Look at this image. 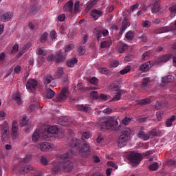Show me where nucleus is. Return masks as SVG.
Segmentation results:
<instances>
[{"mask_svg": "<svg viewBox=\"0 0 176 176\" xmlns=\"http://www.w3.org/2000/svg\"><path fill=\"white\" fill-rule=\"evenodd\" d=\"M128 47L129 45H127V44L120 42L118 43V50L120 53H123L124 51L127 50Z\"/></svg>", "mask_w": 176, "mask_h": 176, "instance_id": "obj_24", "label": "nucleus"}, {"mask_svg": "<svg viewBox=\"0 0 176 176\" xmlns=\"http://www.w3.org/2000/svg\"><path fill=\"white\" fill-rule=\"evenodd\" d=\"M130 27V21L129 20V18L125 17L122 21V25L121 27V31L120 32V35L123 34V32L127 30V28Z\"/></svg>", "mask_w": 176, "mask_h": 176, "instance_id": "obj_16", "label": "nucleus"}, {"mask_svg": "<svg viewBox=\"0 0 176 176\" xmlns=\"http://www.w3.org/2000/svg\"><path fill=\"white\" fill-rule=\"evenodd\" d=\"M38 54L39 58L45 59L46 57V54H47L45 47L38 48Z\"/></svg>", "mask_w": 176, "mask_h": 176, "instance_id": "obj_27", "label": "nucleus"}, {"mask_svg": "<svg viewBox=\"0 0 176 176\" xmlns=\"http://www.w3.org/2000/svg\"><path fill=\"white\" fill-rule=\"evenodd\" d=\"M80 144V140H78L76 138H73L72 142L70 143V146L74 149H76L81 156H86L87 153H90V145L87 144V143H84L81 146V149H79Z\"/></svg>", "mask_w": 176, "mask_h": 176, "instance_id": "obj_4", "label": "nucleus"}, {"mask_svg": "<svg viewBox=\"0 0 176 176\" xmlns=\"http://www.w3.org/2000/svg\"><path fill=\"white\" fill-rule=\"evenodd\" d=\"M0 131H1V140L2 141H6V134L9 131V124L4 123L1 126Z\"/></svg>", "mask_w": 176, "mask_h": 176, "instance_id": "obj_12", "label": "nucleus"}, {"mask_svg": "<svg viewBox=\"0 0 176 176\" xmlns=\"http://www.w3.org/2000/svg\"><path fill=\"white\" fill-rule=\"evenodd\" d=\"M69 96V92L68 91V88H63L60 92V94L56 96V101L59 102H62V101H65L67 98Z\"/></svg>", "mask_w": 176, "mask_h": 176, "instance_id": "obj_11", "label": "nucleus"}, {"mask_svg": "<svg viewBox=\"0 0 176 176\" xmlns=\"http://www.w3.org/2000/svg\"><path fill=\"white\" fill-rule=\"evenodd\" d=\"M169 10L171 12L170 16L175 17L176 14V4L170 7Z\"/></svg>", "mask_w": 176, "mask_h": 176, "instance_id": "obj_39", "label": "nucleus"}, {"mask_svg": "<svg viewBox=\"0 0 176 176\" xmlns=\"http://www.w3.org/2000/svg\"><path fill=\"white\" fill-rule=\"evenodd\" d=\"M41 162L42 163V164H44V166H46L50 164L49 161H47V159L45 157H41Z\"/></svg>", "mask_w": 176, "mask_h": 176, "instance_id": "obj_52", "label": "nucleus"}, {"mask_svg": "<svg viewBox=\"0 0 176 176\" xmlns=\"http://www.w3.org/2000/svg\"><path fill=\"white\" fill-rule=\"evenodd\" d=\"M94 35L97 36L98 41H100L101 38L102 36H107V35L109 34L108 30H97L96 29L94 30Z\"/></svg>", "mask_w": 176, "mask_h": 176, "instance_id": "obj_13", "label": "nucleus"}, {"mask_svg": "<svg viewBox=\"0 0 176 176\" xmlns=\"http://www.w3.org/2000/svg\"><path fill=\"white\" fill-rule=\"evenodd\" d=\"M151 6H153V13H157V12H159L160 9V6H159V0H153L151 3Z\"/></svg>", "mask_w": 176, "mask_h": 176, "instance_id": "obj_21", "label": "nucleus"}, {"mask_svg": "<svg viewBox=\"0 0 176 176\" xmlns=\"http://www.w3.org/2000/svg\"><path fill=\"white\" fill-rule=\"evenodd\" d=\"M107 164L109 167H113L114 168H116V170H118V165L116 164L115 162L112 161H109V162H107Z\"/></svg>", "mask_w": 176, "mask_h": 176, "instance_id": "obj_46", "label": "nucleus"}, {"mask_svg": "<svg viewBox=\"0 0 176 176\" xmlns=\"http://www.w3.org/2000/svg\"><path fill=\"white\" fill-rule=\"evenodd\" d=\"M91 98L92 100H98V93L96 91H93L91 92Z\"/></svg>", "mask_w": 176, "mask_h": 176, "instance_id": "obj_43", "label": "nucleus"}, {"mask_svg": "<svg viewBox=\"0 0 176 176\" xmlns=\"http://www.w3.org/2000/svg\"><path fill=\"white\" fill-rule=\"evenodd\" d=\"M88 138H90V133L84 132L82 135V140H88Z\"/></svg>", "mask_w": 176, "mask_h": 176, "instance_id": "obj_51", "label": "nucleus"}, {"mask_svg": "<svg viewBox=\"0 0 176 176\" xmlns=\"http://www.w3.org/2000/svg\"><path fill=\"white\" fill-rule=\"evenodd\" d=\"M168 31H171V25L170 26H165L160 28L159 29V34H163L164 32H168Z\"/></svg>", "mask_w": 176, "mask_h": 176, "instance_id": "obj_31", "label": "nucleus"}, {"mask_svg": "<svg viewBox=\"0 0 176 176\" xmlns=\"http://www.w3.org/2000/svg\"><path fill=\"white\" fill-rule=\"evenodd\" d=\"M78 52L80 56H82L84 53H86V50L84 46H81L78 48Z\"/></svg>", "mask_w": 176, "mask_h": 176, "instance_id": "obj_47", "label": "nucleus"}, {"mask_svg": "<svg viewBox=\"0 0 176 176\" xmlns=\"http://www.w3.org/2000/svg\"><path fill=\"white\" fill-rule=\"evenodd\" d=\"M47 60L49 61H55V63H60L65 60V56L63 55V52L61 51H58L56 53V55L49 56L47 57Z\"/></svg>", "mask_w": 176, "mask_h": 176, "instance_id": "obj_9", "label": "nucleus"}, {"mask_svg": "<svg viewBox=\"0 0 176 176\" xmlns=\"http://www.w3.org/2000/svg\"><path fill=\"white\" fill-rule=\"evenodd\" d=\"M41 137H43L44 140L63 138L64 137V130L58 128L57 126L48 125L42 133H41L39 129H36L32 134V141L33 142H38Z\"/></svg>", "mask_w": 176, "mask_h": 176, "instance_id": "obj_1", "label": "nucleus"}, {"mask_svg": "<svg viewBox=\"0 0 176 176\" xmlns=\"http://www.w3.org/2000/svg\"><path fill=\"white\" fill-rule=\"evenodd\" d=\"M37 149H40L42 152H48L52 149H56V146L47 142H40L36 144Z\"/></svg>", "mask_w": 176, "mask_h": 176, "instance_id": "obj_8", "label": "nucleus"}, {"mask_svg": "<svg viewBox=\"0 0 176 176\" xmlns=\"http://www.w3.org/2000/svg\"><path fill=\"white\" fill-rule=\"evenodd\" d=\"M120 97H122V95L120 94V93L118 92L116 94L112 101H119L120 100Z\"/></svg>", "mask_w": 176, "mask_h": 176, "instance_id": "obj_55", "label": "nucleus"}, {"mask_svg": "<svg viewBox=\"0 0 176 176\" xmlns=\"http://www.w3.org/2000/svg\"><path fill=\"white\" fill-rule=\"evenodd\" d=\"M126 39L128 41H133L134 39V32L133 31H129L125 35Z\"/></svg>", "mask_w": 176, "mask_h": 176, "instance_id": "obj_32", "label": "nucleus"}, {"mask_svg": "<svg viewBox=\"0 0 176 176\" xmlns=\"http://www.w3.org/2000/svg\"><path fill=\"white\" fill-rule=\"evenodd\" d=\"M129 135H130L129 130H124L122 131L117 142L118 148H123L127 145Z\"/></svg>", "mask_w": 176, "mask_h": 176, "instance_id": "obj_5", "label": "nucleus"}, {"mask_svg": "<svg viewBox=\"0 0 176 176\" xmlns=\"http://www.w3.org/2000/svg\"><path fill=\"white\" fill-rule=\"evenodd\" d=\"M156 135H157V131H151L148 133H145V132L141 131L138 132L137 137L141 138V140H143L144 141H148L149 138H153V137H156Z\"/></svg>", "mask_w": 176, "mask_h": 176, "instance_id": "obj_7", "label": "nucleus"}, {"mask_svg": "<svg viewBox=\"0 0 176 176\" xmlns=\"http://www.w3.org/2000/svg\"><path fill=\"white\" fill-rule=\"evenodd\" d=\"M19 52V45L17 44H15L12 50V53H17Z\"/></svg>", "mask_w": 176, "mask_h": 176, "instance_id": "obj_64", "label": "nucleus"}, {"mask_svg": "<svg viewBox=\"0 0 176 176\" xmlns=\"http://www.w3.org/2000/svg\"><path fill=\"white\" fill-rule=\"evenodd\" d=\"M54 94H56V93L52 89H47L46 90L45 96L47 98H53L54 97Z\"/></svg>", "mask_w": 176, "mask_h": 176, "instance_id": "obj_30", "label": "nucleus"}, {"mask_svg": "<svg viewBox=\"0 0 176 176\" xmlns=\"http://www.w3.org/2000/svg\"><path fill=\"white\" fill-rule=\"evenodd\" d=\"M131 69V66L128 65L124 69L121 70L120 72V74H121V75H126V74H127L128 72H130Z\"/></svg>", "mask_w": 176, "mask_h": 176, "instance_id": "obj_38", "label": "nucleus"}, {"mask_svg": "<svg viewBox=\"0 0 176 176\" xmlns=\"http://www.w3.org/2000/svg\"><path fill=\"white\" fill-rule=\"evenodd\" d=\"M174 81V76L171 75H168V76L163 77L162 79V83H171V82Z\"/></svg>", "mask_w": 176, "mask_h": 176, "instance_id": "obj_28", "label": "nucleus"}, {"mask_svg": "<svg viewBox=\"0 0 176 176\" xmlns=\"http://www.w3.org/2000/svg\"><path fill=\"white\" fill-rule=\"evenodd\" d=\"M148 83H149V78H144L142 81V88L146 89L148 86Z\"/></svg>", "mask_w": 176, "mask_h": 176, "instance_id": "obj_40", "label": "nucleus"}, {"mask_svg": "<svg viewBox=\"0 0 176 176\" xmlns=\"http://www.w3.org/2000/svg\"><path fill=\"white\" fill-rule=\"evenodd\" d=\"M138 104L140 105H146V104H151V98H146L138 101Z\"/></svg>", "mask_w": 176, "mask_h": 176, "instance_id": "obj_37", "label": "nucleus"}, {"mask_svg": "<svg viewBox=\"0 0 176 176\" xmlns=\"http://www.w3.org/2000/svg\"><path fill=\"white\" fill-rule=\"evenodd\" d=\"M127 159L131 162L133 166H137L141 163V160H142V155L138 153L131 152L128 155Z\"/></svg>", "mask_w": 176, "mask_h": 176, "instance_id": "obj_6", "label": "nucleus"}, {"mask_svg": "<svg viewBox=\"0 0 176 176\" xmlns=\"http://www.w3.org/2000/svg\"><path fill=\"white\" fill-rule=\"evenodd\" d=\"M153 65V63H152V61H148L147 63H145L140 67V71H142L143 72H146L148 69H149L150 68H152Z\"/></svg>", "mask_w": 176, "mask_h": 176, "instance_id": "obj_17", "label": "nucleus"}, {"mask_svg": "<svg viewBox=\"0 0 176 176\" xmlns=\"http://www.w3.org/2000/svg\"><path fill=\"white\" fill-rule=\"evenodd\" d=\"M148 168L151 171H156L159 168V164L154 162L148 166Z\"/></svg>", "mask_w": 176, "mask_h": 176, "instance_id": "obj_35", "label": "nucleus"}, {"mask_svg": "<svg viewBox=\"0 0 176 176\" xmlns=\"http://www.w3.org/2000/svg\"><path fill=\"white\" fill-rule=\"evenodd\" d=\"M35 171V168H34L31 165H25L24 166H22L20 170H19V173L20 174H28V173H30V171Z\"/></svg>", "mask_w": 176, "mask_h": 176, "instance_id": "obj_14", "label": "nucleus"}, {"mask_svg": "<svg viewBox=\"0 0 176 176\" xmlns=\"http://www.w3.org/2000/svg\"><path fill=\"white\" fill-rule=\"evenodd\" d=\"M89 82L91 85H98V79H97V78H96V77H91L89 79Z\"/></svg>", "mask_w": 176, "mask_h": 176, "instance_id": "obj_42", "label": "nucleus"}, {"mask_svg": "<svg viewBox=\"0 0 176 176\" xmlns=\"http://www.w3.org/2000/svg\"><path fill=\"white\" fill-rule=\"evenodd\" d=\"M72 156H74L72 150L68 151L63 155H60L59 160L52 164V171L54 173H58V171L61 170V167H63L65 171H72L74 164L70 161Z\"/></svg>", "mask_w": 176, "mask_h": 176, "instance_id": "obj_2", "label": "nucleus"}, {"mask_svg": "<svg viewBox=\"0 0 176 176\" xmlns=\"http://www.w3.org/2000/svg\"><path fill=\"white\" fill-rule=\"evenodd\" d=\"M134 56L133 55H128L124 58V61H133Z\"/></svg>", "mask_w": 176, "mask_h": 176, "instance_id": "obj_59", "label": "nucleus"}, {"mask_svg": "<svg viewBox=\"0 0 176 176\" xmlns=\"http://www.w3.org/2000/svg\"><path fill=\"white\" fill-rule=\"evenodd\" d=\"M103 113H106L107 115H109V113H112V109L107 107L102 111Z\"/></svg>", "mask_w": 176, "mask_h": 176, "instance_id": "obj_57", "label": "nucleus"}, {"mask_svg": "<svg viewBox=\"0 0 176 176\" xmlns=\"http://www.w3.org/2000/svg\"><path fill=\"white\" fill-rule=\"evenodd\" d=\"M100 100L102 101H108V96L105 94H101L100 96Z\"/></svg>", "mask_w": 176, "mask_h": 176, "instance_id": "obj_61", "label": "nucleus"}, {"mask_svg": "<svg viewBox=\"0 0 176 176\" xmlns=\"http://www.w3.org/2000/svg\"><path fill=\"white\" fill-rule=\"evenodd\" d=\"M173 57L171 54H167L166 55H163L162 56L160 57L157 61L158 64H160V63H167L168 60H170Z\"/></svg>", "mask_w": 176, "mask_h": 176, "instance_id": "obj_23", "label": "nucleus"}, {"mask_svg": "<svg viewBox=\"0 0 176 176\" xmlns=\"http://www.w3.org/2000/svg\"><path fill=\"white\" fill-rule=\"evenodd\" d=\"M175 120V116H172L170 119L167 120L166 122V127H171L173 126V122Z\"/></svg>", "mask_w": 176, "mask_h": 176, "instance_id": "obj_36", "label": "nucleus"}, {"mask_svg": "<svg viewBox=\"0 0 176 176\" xmlns=\"http://www.w3.org/2000/svg\"><path fill=\"white\" fill-rule=\"evenodd\" d=\"M53 80V77L50 75H48L45 77V82H47V84L50 83Z\"/></svg>", "mask_w": 176, "mask_h": 176, "instance_id": "obj_62", "label": "nucleus"}, {"mask_svg": "<svg viewBox=\"0 0 176 176\" xmlns=\"http://www.w3.org/2000/svg\"><path fill=\"white\" fill-rule=\"evenodd\" d=\"M47 38H49V34L47 32H44L40 38V42H41V43H45V42H46V41H47Z\"/></svg>", "mask_w": 176, "mask_h": 176, "instance_id": "obj_33", "label": "nucleus"}, {"mask_svg": "<svg viewBox=\"0 0 176 176\" xmlns=\"http://www.w3.org/2000/svg\"><path fill=\"white\" fill-rule=\"evenodd\" d=\"M119 122L120 120L118 118L104 117L98 121V124L102 130L116 131L119 129Z\"/></svg>", "mask_w": 176, "mask_h": 176, "instance_id": "obj_3", "label": "nucleus"}, {"mask_svg": "<svg viewBox=\"0 0 176 176\" xmlns=\"http://www.w3.org/2000/svg\"><path fill=\"white\" fill-rule=\"evenodd\" d=\"M91 16L94 20H98L99 17L102 16V11L100 10H94L91 13Z\"/></svg>", "mask_w": 176, "mask_h": 176, "instance_id": "obj_20", "label": "nucleus"}, {"mask_svg": "<svg viewBox=\"0 0 176 176\" xmlns=\"http://www.w3.org/2000/svg\"><path fill=\"white\" fill-rule=\"evenodd\" d=\"M131 121V119L125 117L123 120H122V124H125L126 126H127V124H129V123H130V122Z\"/></svg>", "mask_w": 176, "mask_h": 176, "instance_id": "obj_58", "label": "nucleus"}, {"mask_svg": "<svg viewBox=\"0 0 176 176\" xmlns=\"http://www.w3.org/2000/svg\"><path fill=\"white\" fill-rule=\"evenodd\" d=\"M110 89L113 90L114 91H118L120 89V87L116 84H113L110 86Z\"/></svg>", "mask_w": 176, "mask_h": 176, "instance_id": "obj_50", "label": "nucleus"}, {"mask_svg": "<svg viewBox=\"0 0 176 176\" xmlns=\"http://www.w3.org/2000/svg\"><path fill=\"white\" fill-rule=\"evenodd\" d=\"M58 21L63 22L65 20V14H61L58 16Z\"/></svg>", "mask_w": 176, "mask_h": 176, "instance_id": "obj_60", "label": "nucleus"}, {"mask_svg": "<svg viewBox=\"0 0 176 176\" xmlns=\"http://www.w3.org/2000/svg\"><path fill=\"white\" fill-rule=\"evenodd\" d=\"M79 1H77L74 4V12L76 13L79 10Z\"/></svg>", "mask_w": 176, "mask_h": 176, "instance_id": "obj_63", "label": "nucleus"}, {"mask_svg": "<svg viewBox=\"0 0 176 176\" xmlns=\"http://www.w3.org/2000/svg\"><path fill=\"white\" fill-rule=\"evenodd\" d=\"M27 123H28V120L27 118V116H23L21 122V126H25Z\"/></svg>", "mask_w": 176, "mask_h": 176, "instance_id": "obj_54", "label": "nucleus"}, {"mask_svg": "<svg viewBox=\"0 0 176 176\" xmlns=\"http://www.w3.org/2000/svg\"><path fill=\"white\" fill-rule=\"evenodd\" d=\"M96 5V2L95 1H91L90 3H89L87 6L86 10L87 12H89V10H90V9H91V8H93L94 6H95Z\"/></svg>", "mask_w": 176, "mask_h": 176, "instance_id": "obj_49", "label": "nucleus"}, {"mask_svg": "<svg viewBox=\"0 0 176 176\" xmlns=\"http://www.w3.org/2000/svg\"><path fill=\"white\" fill-rule=\"evenodd\" d=\"M142 25L146 28H149L152 25V23L149 21H143Z\"/></svg>", "mask_w": 176, "mask_h": 176, "instance_id": "obj_44", "label": "nucleus"}, {"mask_svg": "<svg viewBox=\"0 0 176 176\" xmlns=\"http://www.w3.org/2000/svg\"><path fill=\"white\" fill-rule=\"evenodd\" d=\"M111 44L112 41H103L100 45V47L101 49H105V47H109V46H111Z\"/></svg>", "mask_w": 176, "mask_h": 176, "instance_id": "obj_34", "label": "nucleus"}, {"mask_svg": "<svg viewBox=\"0 0 176 176\" xmlns=\"http://www.w3.org/2000/svg\"><path fill=\"white\" fill-rule=\"evenodd\" d=\"M99 72L101 73V74H108V72H109V70H108V69H107V67H100L99 68Z\"/></svg>", "mask_w": 176, "mask_h": 176, "instance_id": "obj_56", "label": "nucleus"}, {"mask_svg": "<svg viewBox=\"0 0 176 176\" xmlns=\"http://www.w3.org/2000/svg\"><path fill=\"white\" fill-rule=\"evenodd\" d=\"M12 17H13V13H12L11 12H8L1 15L0 20L1 21H3L4 23H6L9 21V20H10Z\"/></svg>", "mask_w": 176, "mask_h": 176, "instance_id": "obj_19", "label": "nucleus"}, {"mask_svg": "<svg viewBox=\"0 0 176 176\" xmlns=\"http://www.w3.org/2000/svg\"><path fill=\"white\" fill-rule=\"evenodd\" d=\"M75 47V45H74V44L71 43L67 45L65 48V52H69L71 50H72V49H74Z\"/></svg>", "mask_w": 176, "mask_h": 176, "instance_id": "obj_45", "label": "nucleus"}, {"mask_svg": "<svg viewBox=\"0 0 176 176\" xmlns=\"http://www.w3.org/2000/svg\"><path fill=\"white\" fill-rule=\"evenodd\" d=\"M13 98L14 101L16 102L18 105H21L23 104V100H21V95L19 93H15L13 95Z\"/></svg>", "mask_w": 176, "mask_h": 176, "instance_id": "obj_25", "label": "nucleus"}, {"mask_svg": "<svg viewBox=\"0 0 176 176\" xmlns=\"http://www.w3.org/2000/svg\"><path fill=\"white\" fill-rule=\"evenodd\" d=\"M119 61L118 60H113V62L111 63L110 65L111 67V68H116V67L119 66Z\"/></svg>", "mask_w": 176, "mask_h": 176, "instance_id": "obj_53", "label": "nucleus"}, {"mask_svg": "<svg viewBox=\"0 0 176 176\" xmlns=\"http://www.w3.org/2000/svg\"><path fill=\"white\" fill-rule=\"evenodd\" d=\"M64 67H59L57 72L54 74L55 79H58V78H61L63 75H64Z\"/></svg>", "mask_w": 176, "mask_h": 176, "instance_id": "obj_26", "label": "nucleus"}, {"mask_svg": "<svg viewBox=\"0 0 176 176\" xmlns=\"http://www.w3.org/2000/svg\"><path fill=\"white\" fill-rule=\"evenodd\" d=\"M76 63H78V59L76 58H74L67 60V65L70 68H74Z\"/></svg>", "mask_w": 176, "mask_h": 176, "instance_id": "obj_29", "label": "nucleus"}, {"mask_svg": "<svg viewBox=\"0 0 176 176\" xmlns=\"http://www.w3.org/2000/svg\"><path fill=\"white\" fill-rule=\"evenodd\" d=\"M36 86H38V81L34 79H29L26 83V89L29 93H34L36 90Z\"/></svg>", "mask_w": 176, "mask_h": 176, "instance_id": "obj_10", "label": "nucleus"}, {"mask_svg": "<svg viewBox=\"0 0 176 176\" xmlns=\"http://www.w3.org/2000/svg\"><path fill=\"white\" fill-rule=\"evenodd\" d=\"M77 109L79 111H84L85 112H89L90 111L89 107H85L83 105H78Z\"/></svg>", "mask_w": 176, "mask_h": 176, "instance_id": "obj_41", "label": "nucleus"}, {"mask_svg": "<svg viewBox=\"0 0 176 176\" xmlns=\"http://www.w3.org/2000/svg\"><path fill=\"white\" fill-rule=\"evenodd\" d=\"M50 38L54 41V39H56V38H57V33L56 32V31L53 30L51 32L50 34Z\"/></svg>", "mask_w": 176, "mask_h": 176, "instance_id": "obj_48", "label": "nucleus"}, {"mask_svg": "<svg viewBox=\"0 0 176 176\" xmlns=\"http://www.w3.org/2000/svg\"><path fill=\"white\" fill-rule=\"evenodd\" d=\"M30 47H31V43H28L26 45H23L22 47L20 49L18 57H21V56L23 55L24 53H25V52H27V50L30 49Z\"/></svg>", "mask_w": 176, "mask_h": 176, "instance_id": "obj_22", "label": "nucleus"}, {"mask_svg": "<svg viewBox=\"0 0 176 176\" xmlns=\"http://www.w3.org/2000/svg\"><path fill=\"white\" fill-rule=\"evenodd\" d=\"M63 10L64 12H68V13L72 14V12H74V2L72 0H69L65 4Z\"/></svg>", "mask_w": 176, "mask_h": 176, "instance_id": "obj_15", "label": "nucleus"}, {"mask_svg": "<svg viewBox=\"0 0 176 176\" xmlns=\"http://www.w3.org/2000/svg\"><path fill=\"white\" fill-rule=\"evenodd\" d=\"M17 130H19V126L17 125V122L14 120L12 122V135L14 140L17 138Z\"/></svg>", "mask_w": 176, "mask_h": 176, "instance_id": "obj_18", "label": "nucleus"}]
</instances>
